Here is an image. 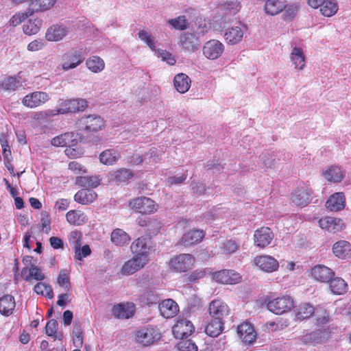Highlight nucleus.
I'll return each instance as SVG.
<instances>
[{
	"label": "nucleus",
	"instance_id": "1",
	"mask_svg": "<svg viewBox=\"0 0 351 351\" xmlns=\"http://www.w3.org/2000/svg\"><path fill=\"white\" fill-rule=\"evenodd\" d=\"M263 304L267 310L276 315H282L289 312L294 306L293 300L289 295H282L274 298L266 296L263 298Z\"/></svg>",
	"mask_w": 351,
	"mask_h": 351
},
{
	"label": "nucleus",
	"instance_id": "2",
	"mask_svg": "<svg viewBox=\"0 0 351 351\" xmlns=\"http://www.w3.org/2000/svg\"><path fill=\"white\" fill-rule=\"evenodd\" d=\"M161 337L159 329L152 326H143L136 330L135 342L141 346L146 347L154 344Z\"/></svg>",
	"mask_w": 351,
	"mask_h": 351
},
{
	"label": "nucleus",
	"instance_id": "3",
	"mask_svg": "<svg viewBox=\"0 0 351 351\" xmlns=\"http://www.w3.org/2000/svg\"><path fill=\"white\" fill-rule=\"evenodd\" d=\"M130 250L133 256L147 264L149 261V256L152 252V245L149 239L145 237H139L134 240L130 246Z\"/></svg>",
	"mask_w": 351,
	"mask_h": 351
},
{
	"label": "nucleus",
	"instance_id": "4",
	"mask_svg": "<svg viewBox=\"0 0 351 351\" xmlns=\"http://www.w3.org/2000/svg\"><path fill=\"white\" fill-rule=\"evenodd\" d=\"M84 60L81 49H72L64 53L61 58V66L64 71L75 69Z\"/></svg>",
	"mask_w": 351,
	"mask_h": 351
},
{
	"label": "nucleus",
	"instance_id": "5",
	"mask_svg": "<svg viewBox=\"0 0 351 351\" xmlns=\"http://www.w3.org/2000/svg\"><path fill=\"white\" fill-rule=\"evenodd\" d=\"M76 125L79 130L95 132L102 128L104 121L98 115L90 114L81 117L76 122Z\"/></svg>",
	"mask_w": 351,
	"mask_h": 351
},
{
	"label": "nucleus",
	"instance_id": "6",
	"mask_svg": "<svg viewBox=\"0 0 351 351\" xmlns=\"http://www.w3.org/2000/svg\"><path fill=\"white\" fill-rule=\"evenodd\" d=\"M195 261L191 254H181L171 259L169 266L176 272H185L193 266Z\"/></svg>",
	"mask_w": 351,
	"mask_h": 351
},
{
	"label": "nucleus",
	"instance_id": "7",
	"mask_svg": "<svg viewBox=\"0 0 351 351\" xmlns=\"http://www.w3.org/2000/svg\"><path fill=\"white\" fill-rule=\"evenodd\" d=\"M225 49L224 45L218 40L212 39L205 43L202 47L203 55L210 60H215L221 56Z\"/></svg>",
	"mask_w": 351,
	"mask_h": 351
},
{
	"label": "nucleus",
	"instance_id": "8",
	"mask_svg": "<svg viewBox=\"0 0 351 351\" xmlns=\"http://www.w3.org/2000/svg\"><path fill=\"white\" fill-rule=\"evenodd\" d=\"M129 205L132 209L142 214H151L156 210L154 201L146 197L134 198L130 202Z\"/></svg>",
	"mask_w": 351,
	"mask_h": 351
},
{
	"label": "nucleus",
	"instance_id": "9",
	"mask_svg": "<svg viewBox=\"0 0 351 351\" xmlns=\"http://www.w3.org/2000/svg\"><path fill=\"white\" fill-rule=\"evenodd\" d=\"M50 99L48 93L43 91H34L26 95L22 99V104L29 108L39 107Z\"/></svg>",
	"mask_w": 351,
	"mask_h": 351
},
{
	"label": "nucleus",
	"instance_id": "10",
	"mask_svg": "<svg viewBox=\"0 0 351 351\" xmlns=\"http://www.w3.org/2000/svg\"><path fill=\"white\" fill-rule=\"evenodd\" d=\"M247 27L244 24L238 23L226 29L224 38L230 45H236L240 43L243 38Z\"/></svg>",
	"mask_w": 351,
	"mask_h": 351
},
{
	"label": "nucleus",
	"instance_id": "11",
	"mask_svg": "<svg viewBox=\"0 0 351 351\" xmlns=\"http://www.w3.org/2000/svg\"><path fill=\"white\" fill-rule=\"evenodd\" d=\"M195 330L191 321L186 319H178L172 328V332L176 339H186Z\"/></svg>",
	"mask_w": 351,
	"mask_h": 351
},
{
	"label": "nucleus",
	"instance_id": "12",
	"mask_svg": "<svg viewBox=\"0 0 351 351\" xmlns=\"http://www.w3.org/2000/svg\"><path fill=\"white\" fill-rule=\"evenodd\" d=\"M208 313L213 319L223 321L229 315L230 309L228 305L221 300H215L209 304Z\"/></svg>",
	"mask_w": 351,
	"mask_h": 351
},
{
	"label": "nucleus",
	"instance_id": "13",
	"mask_svg": "<svg viewBox=\"0 0 351 351\" xmlns=\"http://www.w3.org/2000/svg\"><path fill=\"white\" fill-rule=\"evenodd\" d=\"M82 139V135L78 133L66 132L54 137L51 140V145L56 147H72L77 145Z\"/></svg>",
	"mask_w": 351,
	"mask_h": 351
},
{
	"label": "nucleus",
	"instance_id": "14",
	"mask_svg": "<svg viewBox=\"0 0 351 351\" xmlns=\"http://www.w3.org/2000/svg\"><path fill=\"white\" fill-rule=\"evenodd\" d=\"M274 237V234L268 227H261L257 229L254 234V245L259 248L268 246Z\"/></svg>",
	"mask_w": 351,
	"mask_h": 351
},
{
	"label": "nucleus",
	"instance_id": "15",
	"mask_svg": "<svg viewBox=\"0 0 351 351\" xmlns=\"http://www.w3.org/2000/svg\"><path fill=\"white\" fill-rule=\"evenodd\" d=\"M319 227L330 233H337L346 228L343 221L339 218L326 217L319 220Z\"/></svg>",
	"mask_w": 351,
	"mask_h": 351
},
{
	"label": "nucleus",
	"instance_id": "16",
	"mask_svg": "<svg viewBox=\"0 0 351 351\" xmlns=\"http://www.w3.org/2000/svg\"><path fill=\"white\" fill-rule=\"evenodd\" d=\"M254 263L261 270L267 273L275 271L279 267L278 261L269 255L258 256L254 258Z\"/></svg>",
	"mask_w": 351,
	"mask_h": 351
},
{
	"label": "nucleus",
	"instance_id": "17",
	"mask_svg": "<svg viewBox=\"0 0 351 351\" xmlns=\"http://www.w3.org/2000/svg\"><path fill=\"white\" fill-rule=\"evenodd\" d=\"M213 279L221 284H237L241 281L240 274L234 270L223 269L213 274Z\"/></svg>",
	"mask_w": 351,
	"mask_h": 351
},
{
	"label": "nucleus",
	"instance_id": "18",
	"mask_svg": "<svg viewBox=\"0 0 351 351\" xmlns=\"http://www.w3.org/2000/svg\"><path fill=\"white\" fill-rule=\"evenodd\" d=\"M60 106H62L64 114L82 112L88 107V101L82 98L67 99L62 101Z\"/></svg>",
	"mask_w": 351,
	"mask_h": 351
},
{
	"label": "nucleus",
	"instance_id": "19",
	"mask_svg": "<svg viewBox=\"0 0 351 351\" xmlns=\"http://www.w3.org/2000/svg\"><path fill=\"white\" fill-rule=\"evenodd\" d=\"M312 191L308 187L298 188L291 194V201L297 206L304 207L311 200Z\"/></svg>",
	"mask_w": 351,
	"mask_h": 351
},
{
	"label": "nucleus",
	"instance_id": "20",
	"mask_svg": "<svg viewBox=\"0 0 351 351\" xmlns=\"http://www.w3.org/2000/svg\"><path fill=\"white\" fill-rule=\"evenodd\" d=\"M237 334L245 344H252L256 339V332L254 326L249 322H244L239 325Z\"/></svg>",
	"mask_w": 351,
	"mask_h": 351
},
{
	"label": "nucleus",
	"instance_id": "21",
	"mask_svg": "<svg viewBox=\"0 0 351 351\" xmlns=\"http://www.w3.org/2000/svg\"><path fill=\"white\" fill-rule=\"evenodd\" d=\"M69 32V28L64 25L56 24L49 27L45 34L48 41L57 42L61 40Z\"/></svg>",
	"mask_w": 351,
	"mask_h": 351
},
{
	"label": "nucleus",
	"instance_id": "22",
	"mask_svg": "<svg viewBox=\"0 0 351 351\" xmlns=\"http://www.w3.org/2000/svg\"><path fill=\"white\" fill-rule=\"evenodd\" d=\"M21 274L23 280L28 282H32L34 280L42 281L45 278L42 269L36 265L24 267Z\"/></svg>",
	"mask_w": 351,
	"mask_h": 351
},
{
	"label": "nucleus",
	"instance_id": "23",
	"mask_svg": "<svg viewBox=\"0 0 351 351\" xmlns=\"http://www.w3.org/2000/svg\"><path fill=\"white\" fill-rule=\"evenodd\" d=\"M112 312L113 315L117 318L128 319L134 315L135 306L130 302L118 304L113 306Z\"/></svg>",
	"mask_w": 351,
	"mask_h": 351
},
{
	"label": "nucleus",
	"instance_id": "24",
	"mask_svg": "<svg viewBox=\"0 0 351 351\" xmlns=\"http://www.w3.org/2000/svg\"><path fill=\"white\" fill-rule=\"evenodd\" d=\"M289 59L295 69L302 71L305 68L306 56L302 48L299 47H293L289 55Z\"/></svg>",
	"mask_w": 351,
	"mask_h": 351
},
{
	"label": "nucleus",
	"instance_id": "25",
	"mask_svg": "<svg viewBox=\"0 0 351 351\" xmlns=\"http://www.w3.org/2000/svg\"><path fill=\"white\" fill-rule=\"evenodd\" d=\"M178 44L184 50L195 51L198 49L199 43L197 37L193 33L184 32L180 36Z\"/></svg>",
	"mask_w": 351,
	"mask_h": 351
},
{
	"label": "nucleus",
	"instance_id": "26",
	"mask_svg": "<svg viewBox=\"0 0 351 351\" xmlns=\"http://www.w3.org/2000/svg\"><path fill=\"white\" fill-rule=\"evenodd\" d=\"M141 260L133 256L125 262L121 269V274L130 276L143 269L147 264Z\"/></svg>",
	"mask_w": 351,
	"mask_h": 351
},
{
	"label": "nucleus",
	"instance_id": "27",
	"mask_svg": "<svg viewBox=\"0 0 351 351\" xmlns=\"http://www.w3.org/2000/svg\"><path fill=\"white\" fill-rule=\"evenodd\" d=\"M332 250L336 257L346 259L351 256V243L346 240H339L333 244Z\"/></svg>",
	"mask_w": 351,
	"mask_h": 351
},
{
	"label": "nucleus",
	"instance_id": "28",
	"mask_svg": "<svg viewBox=\"0 0 351 351\" xmlns=\"http://www.w3.org/2000/svg\"><path fill=\"white\" fill-rule=\"evenodd\" d=\"M158 308L160 314L165 318L173 317L179 311L177 303L172 299H167L159 303Z\"/></svg>",
	"mask_w": 351,
	"mask_h": 351
},
{
	"label": "nucleus",
	"instance_id": "29",
	"mask_svg": "<svg viewBox=\"0 0 351 351\" xmlns=\"http://www.w3.org/2000/svg\"><path fill=\"white\" fill-rule=\"evenodd\" d=\"M334 274L331 269L324 265H318L311 269L312 276L320 282H328Z\"/></svg>",
	"mask_w": 351,
	"mask_h": 351
},
{
	"label": "nucleus",
	"instance_id": "30",
	"mask_svg": "<svg viewBox=\"0 0 351 351\" xmlns=\"http://www.w3.org/2000/svg\"><path fill=\"white\" fill-rule=\"evenodd\" d=\"M204 236L203 230H191L182 236L180 242L184 246L194 245L201 242Z\"/></svg>",
	"mask_w": 351,
	"mask_h": 351
},
{
	"label": "nucleus",
	"instance_id": "31",
	"mask_svg": "<svg viewBox=\"0 0 351 351\" xmlns=\"http://www.w3.org/2000/svg\"><path fill=\"white\" fill-rule=\"evenodd\" d=\"M326 206L331 211H338L345 207V197L343 193L332 195L326 203Z\"/></svg>",
	"mask_w": 351,
	"mask_h": 351
},
{
	"label": "nucleus",
	"instance_id": "32",
	"mask_svg": "<svg viewBox=\"0 0 351 351\" xmlns=\"http://www.w3.org/2000/svg\"><path fill=\"white\" fill-rule=\"evenodd\" d=\"M323 176L329 182H339L344 177V172L340 167L332 165L323 171Z\"/></svg>",
	"mask_w": 351,
	"mask_h": 351
},
{
	"label": "nucleus",
	"instance_id": "33",
	"mask_svg": "<svg viewBox=\"0 0 351 351\" xmlns=\"http://www.w3.org/2000/svg\"><path fill=\"white\" fill-rule=\"evenodd\" d=\"M328 335L325 330H317L303 336L301 339L304 343H320L328 338Z\"/></svg>",
	"mask_w": 351,
	"mask_h": 351
},
{
	"label": "nucleus",
	"instance_id": "34",
	"mask_svg": "<svg viewBox=\"0 0 351 351\" xmlns=\"http://www.w3.org/2000/svg\"><path fill=\"white\" fill-rule=\"evenodd\" d=\"M191 79L184 73L177 74L174 77V87L180 93H185L191 86Z\"/></svg>",
	"mask_w": 351,
	"mask_h": 351
},
{
	"label": "nucleus",
	"instance_id": "35",
	"mask_svg": "<svg viewBox=\"0 0 351 351\" xmlns=\"http://www.w3.org/2000/svg\"><path fill=\"white\" fill-rule=\"evenodd\" d=\"M16 306L14 298L11 295H5L0 298V312L8 316L12 313Z\"/></svg>",
	"mask_w": 351,
	"mask_h": 351
},
{
	"label": "nucleus",
	"instance_id": "36",
	"mask_svg": "<svg viewBox=\"0 0 351 351\" xmlns=\"http://www.w3.org/2000/svg\"><path fill=\"white\" fill-rule=\"evenodd\" d=\"M120 153L114 149H108L102 152L99 155L100 162L106 165H112L120 158Z\"/></svg>",
	"mask_w": 351,
	"mask_h": 351
},
{
	"label": "nucleus",
	"instance_id": "37",
	"mask_svg": "<svg viewBox=\"0 0 351 351\" xmlns=\"http://www.w3.org/2000/svg\"><path fill=\"white\" fill-rule=\"evenodd\" d=\"M224 329V321L212 319L205 327V332L210 337H218Z\"/></svg>",
	"mask_w": 351,
	"mask_h": 351
},
{
	"label": "nucleus",
	"instance_id": "38",
	"mask_svg": "<svg viewBox=\"0 0 351 351\" xmlns=\"http://www.w3.org/2000/svg\"><path fill=\"white\" fill-rule=\"evenodd\" d=\"M285 8V0H267L265 3V10L271 16L280 13Z\"/></svg>",
	"mask_w": 351,
	"mask_h": 351
},
{
	"label": "nucleus",
	"instance_id": "39",
	"mask_svg": "<svg viewBox=\"0 0 351 351\" xmlns=\"http://www.w3.org/2000/svg\"><path fill=\"white\" fill-rule=\"evenodd\" d=\"M97 197V194L93 190L84 189L79 191L74 195L75 202L82 204H88L93 202Z\"/></svg>",
	"mask_w": 351,
	"mask_h": 351
},
{
	"label": "nucleus",
	"instance_id": "40",
	"mask_svg": "<svg viewBox=\"0 0 351 351\" xmlns=\"http://www.w3.org/2000/svg\"><path fill=\"white\" fill-rule=\"evenodd\" d=\"M66 218L67 221L74 226H80L87 222L88 219L86 215L80 210H69L66 215Z\"/></svg>",
	"mask_w": 351,
	"mask_h": 351
},
{
	"label": "nucleus",
	"instance_id": "41",
	"mask_svg": "<svg viewBox=\"0 0 351 351\" xmlns=\"http://www.w3.org/2000/svg\"><path fill=\"white\" fill-rule=\"evenodd\" d=\"M87 68L93 73L101 72L105 68V62L100 57L93 56L86 61Z\"/></svg>",
	"mask_w": 351,
	"mask_h": 351
},
{
	"label": "nucleus",
	"instance_id": "42",
	"mask_svg": "<svg viewBox=\"0 0 351 351\" xmlns=\"http://www.w3.org/2000/svg\"><path fill=\"white\" fill-rule=\"evenodd\" d=\"M337 2L335 0H324L320 6L319 11L322 15L330 17L335 15L338 11Z\"/></svg>",
	"mask_w": 351,
	"mask_h": 351
},
{
	"label": "nucleus",
	"instance_id": "43",
	"mask_svg": "<svg viewBox=\"0 0 351 351\" xmlns=\"http://www.w3.org/2000/svg\"><path fill=\"white\" fill-rule=\"evenodd\" d=\"M133 176L134 173L130 169L122 168L111 173L110 179L115 182L121 183L127 182L131 179Z\"/></svg>",
	"mask_w": 351,
	"mask_h": 351
},
{
	"label": "nucleus",
	"instance_id": "44",
	"mask_svg": "<svg viewBox=\"0 0 351 351\" xmlns=\"http://www.w3.org/2000/svg\"><path fill=\"white\" fill-rule=\"evenodd\" d=\"M331 292L334 294L341 295L346 292L347 284L341 278H335L329 281Z\"/></svg>",
	"mask_w": 351,
	"mask_h": 351
},
{
	"label": "nucleus",
	"instance_id": "45",
	"mask_svg": "<svg viewBox=\"0 0 351 351\" xmlns=\"http://www.w3.org/2000/svg\"><path fill=\"white\" fill-rule=\"evenodd\" d=\"M111 241L116 245L123 246L130 241V237L121 229H115L111 234Z\"/></svg>",
	"mask_w": 351,
	"mask_h": 351
},
{
	"label": "nucleus",
	"instance_id": "46",
	"mask_svg": "<svg viewBox=\"0 0 351 351\" xmlns=\"http://www.w3.org/2000/svg\"><path fill=\"white\" fill-rule=\"evenodd\" d=\"M55 3L56 0H33L29 10L32 11V14L34 12H44L52 8Z\"/></svg>",
	"mask_w": 351,
	"mask_h": 351
},
{
	"label": "nucleus",
	"instance_id": "47",
	"mask_svg": "<svg viewBox=\"0 0 351 351\" xmlns=\"http://www.w3.org/2000/svg\"><path fill=\"white\" fill-rule=\"evenodd\" d=\"M315 311V308L308 303H302L295 309V316L298 319L310 317Z\"/></svg>",
	"mask_w": 351,
	"mask_h": 351
},
{
	"label": "nucleus",
	"instance_id": "48",
	"mask_svg": "<svg viewBox=\"0 0 351 351\" xmlns=\"http://www.w3.org/2000/svg\"><path fill=\"white\" fill-rule=\"evenodd\" d=\"M160 296L154 289L147 290L140 296V301L144 304H156L160 301Z\"/></svg>",
	"mask_w": 351,
	"mask_h": 351
},
{
	"label": "nucleus",
	"instance_id": "49",
	"mask_svg": "<svg viewBox=\"0 0 351 351\" xmlns=\"http://www.w3.org/2000/svg\"><path fill=\"white\" fill-rule=\"evenodd\" d=\"M43 21L40 19L29 20L23 25V32L27 35H34L37 34L42 25Z\"/></svg>",
	"mask_w": 351,
	"mask_h": 351
},
{
	"label": "nucleus",
	"instance_id": "50",
	"mask_svg": "<svg viewBox=\"0 0 351 351\" xmlns=\"http://www.w3.org/2000/svg\"><path fill=\"white\" fill-rule=\"evenodd\" d=\"M300 9V3L298 1H294L286 5L283 10H285L283 16L285 20H293L297 15Z\"/></svg>",
	"mask_w": 351,
	"mask_h": 351
},
{
	"label": "nucleus",
	"instance_id": "51",
	"mask_svg": "<svg viewBox=\"0 0 351 351\" xmlns=\"http://www.w3.org/2000/svg\"><path fill=\"white\" fill-rule=\"evenodd\" d=\"M20 86V81L14 77H8L1 80L0 88L5 91H14Z\"/></svg>",
	"mask_w": 351,
	"mask_h": 351
},
{
	"label": "nucleus",
	"instance_id": "52",
	"mask_svg": "<svg viewBox=\"0 0 351 351\" xmlns=\"http://www.w3.org/2000/svg\"><path fill=\"white\" fill-rule=\"evenodd\" d=\"M99 180L95 176L86 177L80 176L76 178V184L83 187L95 188L99 185Z\"/></svg>",
	"mask_w": 351,
	"mask_h": 351
},
{
	"label": "nucleus",
	"instance_id": "53",
	"mask_svg": "<svg viewBox=\"0 0 351 351\" xmlns=\"http://www.w3.org/2000/svg\"><path fill=\"white\" fill-rule=\"evenodd\" d=\"M167 23L178 30H184L188 28L189 25L185 16H179L175 19H168Z\"/></svg>",
	"mask_w": 351,
	"mask_h": 351
},
{
	"label": "nucleus",
	"instance_id": "54",
	"mask_svg": "<svg viewBox=\"0 0 351 351\" xmlns=\"http://www.w3.org/2000/svg\"><path fill=\"white\" fill-rule=\"evenodd\" d=\"M138 38L147 44L151 50L155 51L156 49V42L151 34L144 29L140 30L138 33Z\"/></svg>",
	"mask_w": 351,
	"mask_h": 351
},
{
	"label": "nucleus",
	"instance_id": "55",
	"mask_svg": "<svg viewBox=\"0 0 351 351\" xmlns=\"http://www.w3.org/2000/svg\"><path fill=\"white\" fill-rule=\"evenodd\" d=\"M34 290L37 294L45 295L47 298L49 299H51L53 297L52 288L50 285L47 284L38 282L34 286Z\"/></svg>",
	"mask_w": 351,
	"mask_h": 351
},
{
	"label": "nucleus",
	"instance_id": "56",
	"mask_svg": "<svg viewBox=\"0 0 351 351\" xmlns=\"http://www.w3.org/2000/svg\"><path fill=\"white\" fill-rule=\"evenodd\" d=\"M31 15H32V11H30V10H27L25 12H18L11 17L9 21V24L10 26L16 27Z\"/></svg>",
	"mask_w": 351,
	"mask_h": 351
},
{
	"label": "nucleus",
	"instance_id": "57",
	"mask_svg": "<svg viewBox=\"0 0 351 351\" xmlns=\"http://www.w3.org/2000/svg\"><path fill=\"white\" fill-rule=\"evenodd\" d=\"M239 244L234 240L229 239L223 241L220 249L223 254H232L239 248Z\"/></svg>",
	"mask_w": 351,
	"mask_h": 351
},
{
	"label": "nucleus",
	"instance_id": "58",
	"mask_svg": "<svg viewBox=\"0 0 351 351\" xmlns=\"http://www.w3.org/2000/svg\"><path fill=\"white\" fill-rule=\"evenodd\" d=\"M82 234L80 231L74 230L70 232L69 242L74 251H77V247H81L82 243Z\"/></svg>",
	"mask_w": 351,
	"mask_h": 351
},
{
	"label": "nucleus",
	"instance_id": "59",
	"mask_svg": "<svg viewBox=\"0 0 351 351\" xmlns=\"http://www.w3.org/2000/svg\"><path fill=\"white\" fill-rule=\"evenodd\" d=\"M73 341L76 348H81L83 345L82 329L79 324H75L73 326Z\"/></svg>",
	"mask_w": 351,
	"mask_h": 351
},
{
	"label": "nucleus",
	"instance_id": "60",
	"mask_svg": "<svg viewBox=\"0 0 351 351\" xmlns=\"http://www.w3.org/2000/svg\"><path fill=\"white\" fill-rule=\"evenodd\" d=\"M222 9L228 14L234 15L239 12L241 5L237 0L227 1L222 5Z\"/></svg>",
	"mask_w": 351,
	"mask_h": 351
},
{
	"label": "nucleus",
	"instance_id": "61",
	"mask_svg": "<svg viewBox=\"0 0 351 351\" xmlns=\"http://www.w3.org/2000/svg\"><path fill=\"white\" fill-rule=\"evenodd\" d=\"M179 351H197V346L191 339H184L178 344Z\"/></svg>",
	"mask_w": 351,
	"mask_h": 351
},
{
	"label": "nucleus",
	"instance_id": "62",
	"mask_svg": "<svg viewBox=\"0 0 351 351\" xmlns=\"http://www.w3.org/2000/svg\"><path fill=\"white\" fill-rule=\"evenodd\" d=\"M162 152H158V150L152 147L149 149V152L145 156V161L147 164L152 165L158 162L160 159L159 156H160Z\"/></svg>",
	"mask_w": 351,
	"mask_h": 351
},
{
	"label": "nucleus",
	"instance_id": "63",
	"mask_svg": "<svg viewBox=\"0 0 351 351\" xmlns=\"http://www.w3.org/2000/svg\"><path fill=\"white\" fill-rule=\"evenodd\" d=\"M155 55L161 58L162 60L165 61L169 65H173L176 63V59L169 51L163 49H156Z\"/></svg>",
	"mask_w": 351,
	"mask_h": 351
},
{
	"label": "nucleus",
	"instance_id": "64",
	"mask_svg": "<svg viewBox=\"0 0 351 351\" xmlns=\"http://www.w3.org/2000/svg\"><path fill=\"white\" fill-rule=\"evenodd\" d=\"M58 328V322L56 319H50L46 324L45 331L49 336L57 338L56 332Z\"/></svg>",
	"mask_w": 351,
	"mask_h": 351
}]
</instances>
